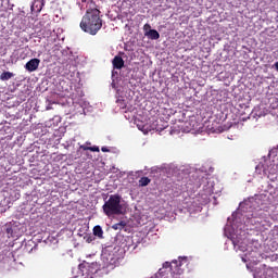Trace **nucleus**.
Returning <instances> with one entry per match:
<instances>
[{"instance_id":"obj_6","label":"nucleus","mask_w":278,"mask_h":278,"mask_svg":"<svg viewBox=\"0 0 278 278\" xmlns=\"http://www.w3.org/2000/svg\"><path fill=\"white\" fill-rule=\"evenodd\" d=\"M150 40H160V33L155 29H152L146 35Z\"/></svg>"},{"instance_id":"obj_20","label":"nucleus","mask_w":278,"mask_h":278,"mask_svg":"<svg viewBox=\"0 0 278 278\" xmlns=\"http://www.w3.org/2000/svg\"><path fill=\"white\" fill-rule=\"evenodd\" d=\"M42 10V8H40L39 10H38V12H40Z\"/></svg>"},{"instance_id":"obj_4","label":"nucleus","mask_w":278,"mask_h":278,"mask_svg":"<svg viewBox=\"0 0 278 278\" xmlns=\"http://www.w3.org/2000/svg\"><path fill=\"white\" fill-rule=\"evenodd\" d=\"M38 66H40V60L39 59H31L26 63L25 68L29 73H34V71H38Z\"/></svg>"},{"instance_id":"obj_10","label":"nucleus","mask_w":278,"mask_h":278,"mask_svg":"<svg viewBox=\"0 0 278 278\" xmlns=\"http://www.w3.org/2000/svg\"><path fill=\"white\" fill-rule=\"evenodd\" d=\"M5 233L8 238H14V229L12 228V225L10 224L5 225Z\"/></svg>"},{"instance_id":"obj_13","label":"nucleus","mask_w":278,"mask_h":278,"mask_svg":"<svg viewBox=\"0 0 278 278\" xmlns=\"http://www.w3.org/2000/svg\"><path fill=\"white\" fill-rule=\"evenodd\" d=\"M153 29H151V24H144L143 25V31H144V36H147L150 31H152Z\"/></svg>"},{"instance_id":"obj_15","label":"nucleus","mask_w":278,"mask_h":278,"mask_svg":"<svg viewBox=\"0 0 278 278\" xmlns=\"http://www.w3.org/2000/svg\"><path fill=\"white\" fill-rule=\"evenodd\" d=\"M89 151H92L93 153H99V147L93 146V147H89Z\"/></svg>"},{"instance_id":"obj_3","label":"nucleus","mask_w":278,"mask_h":278,"mask_svg":"<svg viewBox=\"0 0 278 278\" xmlns=\"http://www.w3.org/2000/svg\"><path fill=\"white\" fill-rule=\"evenodd\" d=\"M79 270H80V275L81 277L85 278H92V271H90V264L89 263H81L78 266Z\"/></svg>"},{"instance_id":"obj_19","label":"nucleus","mask_w":278,"mask_h":278,"mask_svg":"<svg viewBox=\"0 0 278 278\" xmlns=\"http://www.w3.org/2000/svg\"><path fill=\"white\" fill-rule=\"evenodd\" d=\"M163 268H170V263L165 262V263L163 264Z\"/></svg>"},{"instance_id":"obj_2","label":"nucleus","mask_w":278,"mask_h":278,"mask_svg":"<svg viewBox=\"0 0 278 278\" xmlns=\"http://www.w3.org/2000/svg\"><path fill=\"white\" fill-rule=\"evenodd\" d=\"M121 195L111 194L109 200L102 206L105 216H121L123 214V204H121Z\"/></svg>"},{"instance_id":"obj_18","label":"nucleus","mask_w":278,"mask_h":278,"mask_svg":"<svg viewBox=\"0 0 278 278\" xmlns=\"http://www.w3.org/2000/svg\"><path fill=\"white\" fill-rule=\"evenodd\" d=\"M80 149H83V151H90V147H86V146H80Z\"/></svg>"},{"instance_id":"obj_8","label":"nucleus","mask_w":278,"mask_h":278,"mask_svg":"<svg viewBox=\"0 0 278 278\" xmlns=\"http://www.w3.org/2000/svg\"><path fill=\"white\" fill-rule=\"evenodd\" d=\"M93 236H96V238H103V228H101V226H94L93 227Z\"/></svg>"},{"instance_id":"obj_17","label":"nucleus","mask_w":278,"mask_h":278,"mask_svg":"<svg viewBox=\"0 0 278 278\" xmlns=\"http://www.w3.org/2000/svg\"><path fill=\"white\" fill-rule=\"evenodd\" d=\"M101 151H102L103 153H110V149H108V147H102V148H101Z\"/></svg>"},{"instance_id":"obj_7","label":"nucleus","mask_w":278,"mask_h":278,"mask_svg":"<svg viewBox=\"0 0 278 278\" xmlns=\"http://www.w3.org/2000/svg\"><path fill=\"white\" fill-rule=\"evenodd\" d=\"M12 77H14V73H12V72H3L0 75L1 81H9V79H12Z\"/></svg>"},{"instance_id":"obj_5","label":"nucleus","mask_w":278,"mask_h":278,"mask_svg":"<svg viewBox=\"0 0 278 278\" xmlns=\"http://www.w3.org/2000/svg\"><path fill=\"white\" fill-rule=\"evenodd\" d=\"M112 64L114 68H116L117 71H121V68L125 66V61L123 60L122 56L116 55L114 56Z\"/></svg>"},{"instance_id":"obj_11","label":"nucleus","mask_w":278,"mask_h":278,"mask_svg":"<svg viewBox=\"0 0 278 278\" xmlns=\"http://www.w3.org/2000/svg\"><path fill=\"white\" fill-rule=\"evenodd\" d=\"M127 224L125 223V222H119V223H117V224H114L113 226H112V229H114L115 231H121L122 229H125V226H126Z\"/></svg>"},{"instance_id":"obj_14","label":"nucleus","mask_w":278,"mask_h":278,"mask_svg":"<svg viewBox=\"0 0 278 278\" xmlns=\"http://www.w3.org/2000/svg\"><path fill=\"white\" fill-rule=\"evenodd\" d=\"M138 129H140V131H143V134H147L149 131V128L147 126H140V125H137Z\"/></svg>"},{"instance_id":"obj_16","label":"nucleus","mask_w":278,"mask_h":278,"mask_svg":"<svg viewBox=\"0 0 278 278\" xmlns=\"http://www.w3.org/2000/svg\"><path fill=\"white\" fill-rule=\"evenodd\" d=\"M274 203L278 205V189L275 191Z\"/></svg>"},{"instance_id":"obj_9","label":"nucleus","mask_w":278,"mask_h":278,"mask_svg":"<svg viewBox=\"0 0 278 278\" xmlns=\"http://www.w3.org/2000/svg\"><path fill=\"white\" fill-rule=\"evenodd\" d=\"M151 184V179L149 177H141L139 179V186L144 188V186H149Z\"/></svg>"},{"instance_id":"obj_1","label":"nucleus","mask_w":278,"mask_h":278,"mask_svg":"<svg viewBox=\"0 0 278 278\" xmlns=\"http://www.w3.org/2000/svg\"><path fill=\"white\" fill-rule=\"evenodd\" d=\"M102 27L101 11L99 9H88L81 18L80 29L86 34L97 36Z\"/></svg>"},{"instance_id":"obj_12","label":"nucleus","mask_w":278,"mask_h":278,"mask_svg":"<svg viewBox=\"0 0 278 278\" xmlns=\"http://www.w3.org/2000/svg\"><path fill=\"white\" fill-rule=\"evenodd\" d=\"M84 240H86V242H87L88 244H90V242H94V236H92V235H86V236L84 237Z\"/></svg>"}]
</instances>
